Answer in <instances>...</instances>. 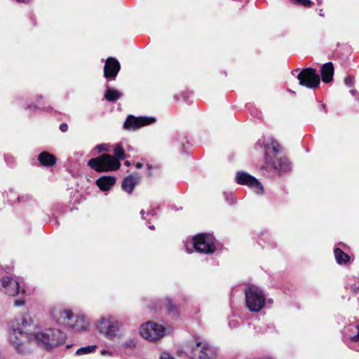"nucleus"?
<instances>
[{
  "instance_id": "nucleus-1",
  "label": "nucleus",
  "mask_w": 359,
  "mask_h": 359,
  "mask_svg": "<svg viewBox=\"0 0 359 359\" xmlns=\"http://www.w3.org/2000/svg\"><path fill=\"white\" fill-rule=\"evenodd\" d=\"M265 149V163L278 172H286L290 165L287 158L281 154L282 147L273 137L263 142Z\"/></svg>"
},
{
  "instance_id": "nucleus-2",
  "label": "nucleus",
  "mask_w": 359,
  "mask_h": 359,
  "mask_svg": "<svg viewBox=\"0 0 359 359\" xmlns=\"http://www.w3.org/2000/svg\"><path fill=\"white\" fill-rule=\"evenodd\" d=\"M65 339L66 334L58 329H45L30 333L31 342L47 351L62 344Z\"/></svg>"
},
{
  "instance_id": "nucleus-3",
  "label": "nucleus",
  "mask_w": 359,
  "mask_h": 359,
  "mask_svg": "<svg viewBox=\"0 0 359 359\" xmlns=\"http://www.w3.org/2000/svg\"><path fill=\"white\" fill-rule=\"evenodd\" d=\"M53 316L58 324L67 326L75 332H85L90 325L89 320L83 315H74L69 309L54 311Z\"/></svg>"
},
{
  "instance_id": "nucleus-4",
  "label": "nucleus",
  "mask_w": 359,
  "mask_h": 359,
  "mask_svg": "<svg viewBox=\"0 0 359 359\" xmlns=\"http://www.w3.org/2000/svg\"><path fill=\"white\" fill-rule=\"evenodd\" d=\"M185 351L191 359H215L217 355L213 346L201 341L188 343Z\"/></svg>"
},
{
  "instance_id": "nucleus-5",
  "label": "nucleus",
  "mask_w": 359,
  "mask_h": 359,
  "mask_svg": "<svg viewBox=\"0 0 359 359\" xmlns=\"http://www.w3.org/2000/svg\"><path fill=\"white\" fill-rule=\"evenodd\" d=\"M88 165L97 172H108L118 170L121 163L116 158L109 154H102L88 161Z\"/></svg>"
},
{
  "instance_id": "nucleus-6",
  "label": "nucleus",
  "mask_w": 359,
  "mask_h": 359,
  "mask_svg": "<svg viewBox=\"0 0 359 359\" xmlns=\"http://www.w3.org/2000/svg\"><path fill=\"white\" fill-rule=\"evenodd\" d=\"M96 330L107 339H113L119 332L120 323L114 316L109 315L97 321Z\"/></svg>"
},
{
  "instance_id": "nucleus-7",
  "label": "nucleus",
  "mask_w": 359,
  "mask_h": 359,
  "mask_svg": "<svg viewBox=\"0 0 359 359\" xmlns=\"http://www.w3.org/2000/svg\"><path fill=\"white\" fill-rule=\"evenodd\" d=\"M265 296L263 292L256 286H251L245 290V302L248 309L252 312H258L265 306Z\"/></svg>"
},
{
  "instance_id": "nucleus-8",
  "label": "nucleus",
  "mask_w": 359,
  "mask_h": 359,
  "mask_svg": "<svg viewBox=\"0 0 359 359\" xmlns=\"http://www.w3.org/2000/svg\"><path fill=\"white\" fill-rule=\"evenodd\" d=\"M10 341L18 353H25L28 351L27 344L31 342L30 334L22 330L18 327H15V325H12Z\"/></svg>"
},
{
  "instance_id": "nucleus-9",
  "label": "nucleus",
  "mask_w": 359,
  "mask_h": 359,
  "mask_svg": "<svg viewBox=\"0 0 359 359\" xmlns=\"http://www.w3.org/2000/svg\"><path fill=\"white\" fill-rule=\"evenodd\" d=\"M140 333L143 338L156 341L165 335V330L161 325L148 321L140 326Z\"/></svg>"
},
{
  "instance_id": "nucleus-10",
  "label": "nucleus",
  "mask_w": 359,
  "mask_h": 359,
  "mask_svg": "<svg viewBox=\"0 0 359 359\" xmlns=\"http://www.w3.org/2000/svg\"><path fill=\"white\" fill-rule=\"evenodd\" d=\"M300 86L309 89L317 88L320 83V76L317 74L316 69L306 67L303 69L297 75Z\"/></svg>"
},
{
  "instance_id": "nucleus-11",
  "label": "nucleus",
  "mask_w": 359,
  "mask_h": 359,
  "mask_svg": "<svg viewBox=\"0 0 359 359\" xmlns=\"http://www.w3.org/2000/svg\"><path fill=\"white\" fill-rule=\"evenodd\" d=\"M215 239L207 233H201L193 238V245L195 250L201 253L212 254L216 250Z\"/></svg>"
},
{
  "instance_id": "nucleus-12",
  "label": "nucleus",
  "mask_w": 359,
  "mask_h": 359,
  "mask_svg": "<svg viewBox=\"0 0 359 359\" xmlns=\"http://www.w3.org/2000/svg\"><path fill=\"white\" fill-rule=\"evenodd\" d=\"M156 118L153 116H134L130 114L126 118L124 123L123 128L126 130L134 131L142 126L149 125L155 123Z\"/></svg>"
},
{
  "instance_id": "nucleus-13",
  "label": "nucleus",
  "mask_w": 359,
  "mask_h": 359,
  "mask_svg": "<svg viewBox=\"0 0 359 359\" xmlns=\"http://www.w3.org/2000/svg\"><path fill=\"white\" fill-rule=\"evenodd\" d=\"M236 180L238 184L248 186L258 194H261L264 191V188L261 183L255 177L247 172H238Z\"/></svg>"
},
{
  "instance_id": "nucleus-14",
  "label": "nucleus",
  "mask_w": 359,
  "mask_h": 359,
  "mask_svg": "<svg viewBox=\"0 0 359 359\" xmlns=\"http://www.w3.org/2000/svg\"><path fill=\"white\" fill-rule=\"evenodd\" d=\"M0 290L10 296H16L20 292L19 281L10 276H4L0 278Z\"/></svg>"
},
{
  "instance_id": "nucleus-15",
  "label": "nucleus",
  "mask_w": 359,
  "mask_h": 359,
  "mask_svg": "<svg viewBox=\"0 0 359 359\" xmlns=\"http://www.w3.org/2000/svg\"><path fill=\"white\" fill-rule=\"evenodd\" d=\"M121 69V64L118 60L113 57H109L105 60L104 66V76L107 81H114Z\"/></svg>"
},
{
  "instance_id": "nucleus-16",
  "label": "nucleus",
  "mask_w": 359,
  "mask_h": 359,
  "mask_svg": "<svg viewBox=\"0 0 359 359\" xmlns=\"http://www.w3.org/2000/svg\"><path fill=\"white\" fill-rule=\"evenodd\" d=\"M320 72L323 82L329 83L332 81L334 67L332 62H328L323 65Z\"/></svg>"
},
{
  "instance_id": "nucleus-17",
  "label": "nucleus",
  "mask_w": 359,
  "mask_h": 359,
  "mask_svg": "<svg viewBox=\"0 0 359 359\" xmlns=\"http://www.w3.org/2000/svg\"><path fill=\"white\" fill-rule=\"evenodd\" d=\"M140 177L138 176L130 175L124 178L121 183V188L124 191L128 194H132L135 185L138 183Z\"/></svg>"
},
{
  "instance_id": "nucleus-18",
  "label": "nucleus",
  "mask_w": 359,
  "mask_h": 359,
  "mask_svg": "<svg viewBox=\"0 0 359 359\" xmlns=\"http://www.w3.org/2000/svg\"><path fill=\"white\" fill-rule=\"evenodd\" d=\"M116 178L110 176H104L97 180L96 184L102 191H108L114 184Z\"/></svg>"
},
{
  "instance_id": "nucleus-19",
  "label": "nucleus",
  "mask_w": 359,
  "mask_h": 359,
  "mask_svg": "<svg viewBox=\"0 0 359 359\" xmlns=\"http://www.w3.org/2000/svg\"><path fill=\"white\" fill-rule=\"evenodd\" d=\"M39 161L46 167H52L56 163L55 156L47 151H43L39 155Z\"/></svg>"
},
{
  "instance_id": "nucleus-20",
  "label": "nucleus",
  "mask_w": 359,
  "mask_h": 359,
  "mask_svg": "<svg viewBox=\"0 0 359 359\" xmlns=\"http://www.w3.org/2000/svg\"><path fill=\"white\" fill-rule=\"evenodd\" d=\"M122 94L116 89L110 88L107 86L104 93V98L109 102H114L121 97Z\"/></svg>"
},
{
  "instance_id": "nucleus-21",
  "label": "nucleus",
  "mask_w": 359,
  "mask_h": 359,
  "mask_svg": "<svg viewBox=\"0 0 359 359\" xmlns=\"http://www.w3.org/2000/svg\"><path fill=\"white\" fill-rule=\"evenodd\" d=\"M334 252L337 262L339 264H346L348 262L350 257L344 252L340 248H335Z\"/></svg>"
},
{
  "instance_id": "nucleus-22",
  "label": "nucleus",
  "mask_w": 359,
  "mask_h": 359,
  "mask_svg": "<svg viewBox=\"0 0 359 359\" xmlns=\"http://www.w3.org/2000/svg\"><path fill=\"white\" fill-rule=\"evenodd\" d=\"M15 325V327H20L22 330L24 328H27L31 324V318L28 316H23Z\"/></svg>"
},
{
  "instance_id": "nucleus-23",
  "label": "nucleus",
  "mask_w": 359,
  "mask_h": 359,
  "mask_svg": "<svg viewBox=\"0 0 359 359\" xmlns=\"http://www.w3.org/2000/svg\"><path fill=\"white\" fill-rule=\"evenodd\" d=\"M96 348H97V346L95 345H91V346L81 347L76 351V354L78 355L88 354V353L94 352L95 351Z\"/></svg>"
},
{
  "instance_id": "nucleus-24",
  "label": "nucleus",
  "mask_w": 359,
  "mask_h": 359,
  "mask_svg": "<svg viewBox=\"0 0 359 359\" xmlns=\"http://www.w3.org/2000/svg\"><path fill=\"white\" fill-rule=\"evenodd\" d=\"M114 154L118 159L123 160L126 158L125 151L120 144L115 146Z\"/></svg>"
},
{
  "instance_id": "nucleus-25",
  "label": "nucleus",
  "mask_w": 359,
  "mask_h": 359,
  "mask_svg": "<svg viewBox=\"0 0 359 359\" xmlns=\"http://www.w3.org/2000/svg\"><path fill=\"white\" fill-rule=\"evenodd\" d=\"M313 110H317V111H327L326 104L324 103H322L319 101H316L314 103V107L312 109Z\"/></svg>"
},
{
  "instance_id": "nucleus-26",
  "label": "nucleus",
  "mask_w": 359,
  "mask_h": 359,
  "mask_svg": "<svg viewBox=\"0 0 359 359\" xmlns=\"http://www.w3.org/2000/svg\"><path fill=\"white\" fill-rule=\"evenodd\" d=\"M122 346L126 348H133L136 346V342L133 339H128L123 343Z\"/></svg>"
},
{
  "instance_id": "nucleus-27",
  "label": "nucleus",
  "mask_w": 359,
  "mask_h": 359,
  "mask_svg": "<svg viewBox=\"0 0 359 359\" xmlns=\"http://www.w3.org/2000/svg\"><path fill=\"white\" fill-rule=\"evenodd\" d=\"M165 304L166 307L168 308V310L170 312L175 313L177 311L176 307L172 303V301L170 299H166L165 300Z\"/></svg>"
},
{
  "instance_id": "nucleus-28",
  "label": "nucleus",
  "mask_w": 359,
  "mask_h": 359,
  "mask_svg": "<svg viewBox=\"0 0 359 359\" xmlns=\"http://www.w3.org/2000/svg\"><path fill=\"white\" fill-rule=\"evenodd\" d=\"M297 5H302L304 7H310L313 5V2L310 0H294Z\"/></svg>"
},
{
  "instance_id": "nucleus-29",
  "label": "nucleus",
  "mask_w": 359,
  "mask_h": 359,
  "mask_svg": "<svg viewBox=\"0 0 359 359\" xmlns=\"http://www.w3.org/2000/svg\"><path fill=\"white\" fill-rule=\"evenodd\" d=\"M344 82L347 86H352L353 85V77L348 76L345 78Z\"/></svg>"
},
{
  "instance_id": "nucleus-30",
  "label": "nucleus",
  "mask_w": 359,
  "mask_h": 359,
  "mask_svg": "<svg viewBox=\"0 0 359 359\" xmlns=\"http://www.w3.org/2000/svg\"><path fill=\"white\" fill-rule=\"evenodd\" d=\"M180 96L183 99L184 102H188L190 97V93L188 92H185L182 93Z\"/></svg>"
},
{
  "instance_id": "nucleus-31",
  "label": "nucleus",
  "mask_w": 359,
  "mask_h": 359,
  "mask_svg": "<svg viewBox=\"0 0 359 359\" xmlns=\"http://www.w3.org/2000/svg\"><path fill=\"white\" fill-rule=\"evenodd\" d=\"M24 304H25V300L22 299H18L15 300V302H14V305L15 306H23Z\"/></svg>"
},
{
  "instance_id": "nucleus-32",
  "label": "nucleus",
  "mask_w": 359,
  "mask_h": 359,
  "mask_svg": "<svg viewBox=\"0 0 359 359\" xmlns=\"http://www.w3.org/2000/svg\"><path fill=\"white\" fill-rule=\"evenodd\" d=\"M98 151H107V146L105 144H98L96 147Z\"/></svg>"
},
{
  "instance_id": "nucleus-33",
  "label": "nucleus",
  "mask_w": 359,
  "mask_h": 359,
  "mask_svg": "<svg viewBox=\"0 0 359 359\" xmlns=\"http://www.w3.org/2000/svg\"><path fill=\"white\" fill-rule=\"evenodd\" d=\"M60 130H61L62 132H63V133L67 132V130H68V126H67V123H64L60 124Z\"/></svg>"
},
{
  "instance_id": "nucleus-34",
  "label": "nucleus",
  "mask_w": 359,
  "mask_h": 359,
  "mask_svg": "<svg viewBox=\"0 0 359 359\" xmlns=\"http://www.w3.org/2000/svg\"><path fill=\"white\" fill-rule=\"evenodd\" d=\"M358 334L351 337V341H359V325L357 326Z\"/></svg>"
},
{
  "instance_id": "nucleus-35",
  "label": "nucleus",
  "mask_w": 359,
  "mask_h": 359,
  "mask_svg": "<svg viewBox=\"0 0 359 359\" xmlns=\"http://www.w3.org/2000/svg\"><path fill=\"white\" fill-rule=\"evenodd\" d=\"M101 354L102 355H111V352L105 349L101 351Z\"/></svg>"
},
{
  "instance_id": "nucleus-36",
  "label": "nucleus",
  "mask_w": 359,
  "mask_h": 359,
  "mask_svg": "<svg viewBox=\"0 0 359 359\" xmlns=\"http://www.w3.org/2000/svg\"><path fill=\"white\" fill-rule=\"evenodd\" d=\"M16 2L18 3H20V4H28L30 2L31 0H15Z\"/></svg>"
},
{
  "instance_id": "nucleus-37",
  "label": "nucleus",
  "mask_w": 359,
  "mask_h": 359,
  "mask_svg": "<svg viewBox=\"0 0 359 359\" xmlns=\"http://www.w3.org/2000/svg\"><path fill=\"white\" fill-rule=\"evenodd\" d=\"M148 215H151L152 216H154L156 215V212L154 210H151V211L148 212Z\"/></svg>"
},
{
  "instance_id": "nucleus-38",
  "label": "nucleus",
  "mask_w": 359,
  "mask_h": 359,
  "mask_svg": "<svg viewBox=\"0 0 359 359\" xmlns=\"http://www.w3.org/2000/svg\"><path fill=\"white\" fill-rule=\"evenodd\" d=\"M142 166H143V164H142V163H136V168H142Z\"/></svg>"
},
{
  "instance_id": "nucleus-39",
  "label": "nucleus",
  "mask_w": 359,
  "mask_h": 359,
  "mask_svg": "<svg viewBox=\"0 0 359 359\" xmlns=\"http://www.w3.org/2000/svg\"><path fill=\"white\" fill-rule=\"evenodd\" d=\"M144 213H145V211H144V210H142L140 211L141 217H142L143 219H144Z\"/></svg>"
},
{
  "instance_id": "nucleus-40",
  "label": "nucleus",
  "mask_w": 359,
  "mask_h": 359,
  "mask_svg": "<svg viewBox=\"0 0 359 359\" xmlns=\"http://www.w3.org/2000/svg\"><path fill=\"white\" fill-rule=\"evenodd\" d=\"M124 164L126 165V166H129L130 165V163L128 161H125Z\"/></svg>"
},
{
  "instance_id": "nucleus-41",
  "label": "nucleus",
  "mask_w": 359,
  "mask_h": 359,
  "mask_svg": "<svg viewBox=\"0 0 359 359\" xmlns=\"http://www.w3.org/2000/svg\"><path fill=\"white\" fill-rule=\"evenodd\" d=\"M149 228L151 230H154L155 229L154 225L149 226Z\"/></svg>"
},
{
  "instance_id": "nucleus-42",
  "label": "nucleus",
  "mask_w": 359,
  "mask_h": 359,
  "mask_svg": "<svg viewBox=\"0 0 359 359\" xmlns=\"http://www.w3.org/2000/svg\"><path fill=\"white\" fill-rule=\"evenodd\" d=\"M260 141H261V140H259V142H258V143H257V144H259V145L261 146Z\"/></svg>"
},
{
  "instance_id": "nucleus-43",
  "label": "nucleus",
  "mask_w": 359,
  "mask_h": 359,
  "mask_svg": "<svg viewBox=\"0 0 359 359\" xmlns=\"http://www.w3.org/2000/svg\"><path fill=\"white\" fill-rule=\"evenodd\" d=\"M182 147L184 148V143L182 142Z\"/></svg>"
},
{
  "instance_id": "nucleus-44",
  "label": "nucleus",
  "mask_w": 359,
  "mask_h": 359,
  "mask_svg": "<svg viewBox=\"0 0 359 359\" xmlns=\"http://www.w3.org/2000/svg\"><path fill=\"white\" fill-rule=\"evenodd\" d=\"M22 292L24 293L25 290L23 289L21 290Z\"/></svg>"
},
{
  "instance_id": "nucleus-45",
  "label": "nucleus",
  "mask_w": 359,
  "mask_h": 359,
  "mask_svg": "<svg viewBox=\"0 0 359 359\" xmlns=\"http://www.w3.org/2000/svg\"><path fill=\"white\" fill-rule=\"evenodd\" d=\"M358 100H359V97H358Z\"/></svg>"
}]
</instances>
